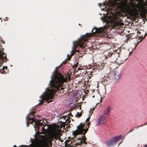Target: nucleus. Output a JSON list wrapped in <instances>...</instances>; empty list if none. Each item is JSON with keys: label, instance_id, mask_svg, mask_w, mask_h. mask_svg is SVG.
I'll return each instance as SVG.
<instances>
[{"label": "nucleus", "instance_id": "nucleus-5", "mask_svg": "<svg viewBox=\"0 0 147 147\" xmlns=\"http://www.w3.org/2000/svg\"><path fill=\"white\" fill-rule=\"evenodd\" d=\"M61 132L59 127L57 126L53 127L50 133V136L51 138H56L59 135Z\"/></svg>", "mask_w": 147, "mask_h": 147}, {"label": "nucleus", "instance_id": "nucleus-6", "mask_svg": "<svg viewBox=\"0 0 147 147\" xmlns=\"http://www.w3.org/2000/svg\"><path fill=\"white\" fill-rule=\"evenodd\" d=\"M137 34L139 39L136 43H137L136 45H135V48L136 47L137 45L142 41V39L145 37L146 34L145 31L142 30H138L137 32ZM134 44L135 45L136 43H134Z\"/></svg>", "mask_w": 147, "mask_h": 147}, {"label": "nucleus", "instance_id": "nucleus-26", "mask_svg": "<svg viewBox=\"0 0 147 147\" xmlns=\"http://www.w3.org/2000/svg\"><path fill=\"white\" fill-rule=\"evenodd\" d=\"M131 53V52H129V54H130Z\"/></svg>", "mask_w": 147, "mask_h": 147}, {"label": "nucleus", "instance_id": "nucleus-3", "mask_svg": "<svg viewBox=\"0 0 147 147\" xmlns=\"http://www.w3.org/2000/svg\"><path fill=\"white\" fill-rule=\"evenodd\" d=\"M86 124V129H84V125L81 123L80 125L77 126V129L75 131L73 132V135L74 136H76L78 134L82 133L84 131V134H85L87 131V129L89 127L90 123L88 122Z\"/></svg>", "mask_w": 147, "mask_h": 147}, {"label": "nucleus", "instance_id": "nucleus-21", "mask_svg": "<svg viewBox=\"0 0 147 147\" xmlns=\"http://www.w3.org/2000/svg\"><path fill=\"white\" fill-rule=\"evenodd\" d=\"M81 115V114H80L79 115H78V116L79 117Z\"/></svg>", "mask_w": 147, "mask_h": 147}, {"label": "nucleus", "instance_id": "nucleus-13", "mask_svg": "<svg viewBox=\"0 0 147 147\" xmlns=\"http://www.w3.org/2000/svg\"><path fill=\"white\" fill-rule=\"evenodd\" d=\"M82 140H81V142H80L81 144L83 142L84 143L85 141V140L84 138H82Z\"/></svg>", "mask_w": 147, "mask_h": 147}, {"label": "nucleus", "instance_id": "nucleus-12", "mask_svg": "<svg viewBox=\"0 0 147 147\" xmlns=\"http://www.w3.org/2000/svg\"><path fill=\"white\" fill-rule=\"evenodd\" d=\"M104 31L103 28H100L98 31H97L99 33L102 32Z\"/></svg>", "mask_w": 147, "mask_h": 147}, {"label": "nucleus", "instance_id": "nucleus-10", "mask_svg": "<svg viewBox=\"0 0 147 147\" xmlns=\"http://www.w3.org/2000/svg\"><path fill=\"white\" fill-rule=\"evenodd\" d=\"M111 109L110 107H108L105 109L104 112V115L105 116H109L111 111Z\"/></svg>", "mask_w": 147, "mask_h": 147}, {"label": "nucleus", "instance_id": "nucleus-8", "mask_svg": "<svg viewBox=\"0 0 147 147\" xmlns=\"http://www.w3.org/2000/svg\"><path fill=\"white\" fill-rule=\"evenodd\" d=\"M107 122V119L104 115H101L99 118L98 122L97 123V125H99L105 123Z\"/></svg>", "mask_w": 147, "mask_h": 147}, {"label": "nucleus", "instance_id": "nucleus-16", "mask_svg": "<svg viewBox=\"0 0 147 147\" xmlns=\"http://www.w3.org/2000/svg\"><path fill=\"white\" fill-rule=\"evenodd\" d=\"M90 117H88L86 119V122H87L88 121H89V119H90Z\"/></svg>", "mask_w": 147, "mask_h": 147}, {"label": "nucleus", "instance_id": "nucleus-11", "mask_svg": "<svg viewBox=\"0 0 147 147\" xmlns=\"http://www.w3.org/2000/svg\"><path fill=\"white\" fill-rule=\"evenodd\" d=\"M121 138V137L120 136L115 137L113 139L112 143H116L117 141L119 140Z\"/></svg>", "mask_w": 147, "mask_h": 147}, {"label": "nucleus", "instance_id": "nucleus-24", "mask_svg": "<svg viewBox=\"0 0 147 147\" xmlns=\"http://www.w3.org/2000/svg\"><path fill=\"white\" fill-rule=\"evenodd\" d=\"M13 147H16V145H14V146H13Z\"/></svg>", "mask_w": 147, "mask_h": 147}, {"label": "nucleus", "instance_id": "nucleus-23", "mask_svg": "<svg viewBox=\"0 0 147 147\" xmlns=\"http://www.w3.org/2000/svg\"><path fill=\"white\" fill-rule=\"evenodd\" d=\"M69 54H67V57H68H68L69 56Z\"/></svg>", "mask_w": 147, "mask_h": 147}, {"label": "nucleus", "instance_id": "nucleus-20", "mask_svg": "<svg viewBox=\"0 0 147 147\" xmlns=\"http://www.w3.org/2000/svg\"><path fill=\"white\" fill-rule=\"evenodd\" d=\"M144 147H147V145H145L144 146Z\"/></svg>", "mask_w": 147, "mask_h": 147}, {"label": "nucleus", "instance_id": "nucleus-27", "mask_svg": "<svg viewBox=\"0 0 147 147\" xmlns=\"http://www.w3.org/2000/svg\"><path fill=\"white\" fill-rule=\"evenodd\" d=\"M80 69V68H78V70H79V69Z\"/></svg>", "mask_w": 147, "mask_h": 147}, {"label": "nucleus", "instance_id": "nucleus-15", "mask_svg": "<svg viewBox=\"0 0 147 147\" xmlns=\"http://www.w3.org/2000/svg\"><path fill=\"white\" fill-rule=\"evenodd\" d=\"M42 122H41V121H39L38 122V124L40 125V126H41V125H42Z\"/></svg>", "mask_w": 147, "mask_h": 147}, {"label": "nucleus", "instance_id": "nucleus-29", "mask_svg": "<svg viewBox=\"0 0 147 147\" xmlns=\"http://www.w3.org/2000/svg\"><path fill=\"white\" fill-rule=\"evenodd\" d=\"M72 54H71V55H71V56H72Z\"/></svg>", "mask_w": 147, "mask_h": 147}, {"label": "nucleus", "instance_id": "nucleus-7", "mask_svg": "<svg viewBox=\"0 0 147 147\" xmlns=\"http://www.w3.org/2000/svg\"><path fill=\"white\" fill-rule=\"evenodd\" d=\"M48 140H39L33 144L32 147H45L48 145Z\"/></svg>", "mask_w": 147, "mask_h": 147}, {"label": "nucleus", "instance_id": "nucleus-4", "mask_svg": "<svg viewBox=\"0 0 147 147\" xmlns=\"http://www.w3.org/2000/svg\"><path fill=\"white\" fill-rule=\"evenodd\" d=\"M91 36V34H90L87 33L86 35L83 36L77 42H74V47L76 46L75 45L77 44V45H79L80 47H83L85 46V44L84 43V41L87 40L89 39V37Z\"/></svg>", "mask_w": 147, "mask_h": 147}, {"label": "nucleus", "instance_id": "nucleus-30", "mask_svg": "<svg viewBox=\"0 0 147 147\" xmlns=\"http://www.w3.org/2000/svg\"><path fill=\"white\" fill-rule=\"evenodd\" d=\"M69 79H70V78L69 77Z\"/></svg>", "mask_w": 147, "mask_h": 147}, {"label": "nucleus", "instance_id": "nucleus-25", "mask_svg": "<svg viewBox=\"0 0 147 147\" xmlns=\"http://www.w3.org/2000/svg\"><path fill=\"white\" fill-rule=\"evenodd\" d=\"M27 126H28V122H27Z\"/></svg>", "mask_w": 147, "mask_h": 147}, {"label": "nucleus", "instance_id": "nucleus-2", "mask_svg": "<svg viewBox=\"0 0 147 147\" xmlns=\"http://www.w3.org/2000/svg\"><path fill=\"white\" fill-rule=\"evenodd\" d=\"M119 5L124 12L131 16L138 17L139 14L143 16L147 12V5L145 7L143 4H133L130 6L126 0L121 1Z\"/></svg>", "mask_w": 147, "mask_h": 147}, {"label": "nucleus", "instance_id": "nucleus-1", "mask_svg": "<svg viewBox=\"0 0 147 147\" xmlns=\"http://www.w3.org/2000/svg\"><path fill=\"white\" fill-rule=\"evenodd\" d=\"M54 72L55 74L49 82V87L46 89L45 92L40 97L41 102L44 100L48 101L49 99H52L55 92L59 89L61 84L66 81V78L64 77L61 74L55 71Z\"/></svg>", "mask_w": 147, "mask_h": 147}, {"label": "nucleus", "instance_id": "nucleus-9", "mask_svg": "<svg viewBox=\"0 0 147 147\" xmlns=\"http://www.w3.org/2000/svg\"><path fill=\"white\" fill-rule=\"evenodd\" d=\"M121 75L120 73H117L115 74L114 76L115 80L117 81L119 80L120 78Z\"/></svg>", "mask_w": 147, "mask_h": 147}, {"label": "nucleus", "instance_id": "nucleus-22", "mask_svg": "<svg viewBox=\"0 0 147 147\" xmlns=\"http://www.w3.org/2000/svg\"><path fill=\"white\" fill-rule=\"evenodd\" d=\"M73 51H74V50L73 49H72V50L71 51V53H73Z\"/></svg>", "mask_w": 147, "mask_h": 147}, {"label": "nucleus", "instance_id": "nucleus-17", "mask_svg": "<svg viewBox=\"0 0 147 147\" xmlns=\"http://www.w3.org/2000/svg\"><path fill=\"white\" fill-rule=\"evenodd\" d=\"M3 52L1 51H0V57H1L3 55Z\"/></svg>", "mask_w": 147, "mask_h": 147}, {"label": "nucleus", "instance_id": "nucleus-19", "mask_svg": "<svg viewBox=\"0 0 147 147\" xmlns=\"http://www.w3.org/2000/svg\"><path fill=\"white\" fill-rule=\"evenodd\" d=\"M28 117H29V116H28L26 117V119H27V120H28Z\"/></svg>", "mask_w": 147, "mask_h": 147}, {"label": "nucleus", "instance_id": "nucleus-18", "mask_svg": "<svg viewBox=\"0 0 147 147\" xmlns=\"http://www.w3.org/2000/svg\"><path fill=\"white\" fill-rule=\"evenodd\" d=\"M30 119H31L32 120V122H33L34 120L33 118Z\"/></svg>", "mask_w": 147, "mask_h": 147}, {"label": "nucleus", "instance_id": "nucleus-28", "mask_svg": "<svg viewBox=\"0 0 147 147\" xmlns=\"http://www.w3.org/2000/svg\"><path fill=\"white\" fill-rule=\"evenodd\" d=\"M5 67L4 66H3V68H5Z\"/></svg>", "mask_w": 147, "mask_h": 147}, {"label": "nucleus", "instance_id": "nucleus-14", "mask_svg": "<svg viewBox=\"0 0 147 147\" xmlns=\"http://www.w3.org/2000/svg\"><path fill=\"white\" fill-rule=\"evenodd\" d=\"M94 108H93L92 109V111H91V109H90V115H91L92 114V113H93V111L94 110Z\"/></svg>", "mask_w": 147, "mask_h": 147}]
</instances>
